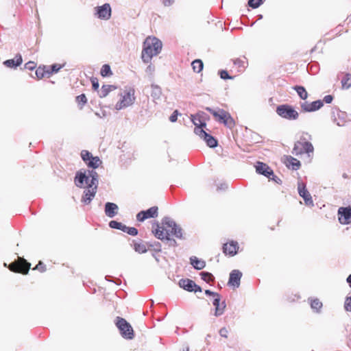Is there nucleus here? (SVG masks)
Here are the masks:
<instances>
[{"instance_id": "nucleus-3", "label": "nucleus", "mask_w": 351, "mask_h": 351, "mask_svg": "<svg viewBox=\"0 0 351 351\" xmlns=\"http://www.w3.org/2000/svg\"><path fill=\"white\" fill-rule=\"evenodd\" d=\"M311 139V136L308 134H302L300 139L295 143L292 153L298 156L304 154L310 156L311 154H313L314 152V147L310 142Z\"/></svg>"}, {"instance_id": "nucleus-21", "label": "nucleus", "mask_w": 351, "mask_h": 351, "mask_svg": "<svg viewBox=\"0 0 351 351\" xmlns=\"http://www.w3.org/2000/svg\"><path fill=\"white\" fill-rule=\"evenodd\" d=\"M284 163L289 169L292 170H298L301 167L300 162L291 156H285Z\"/></svg>"}, {"instance_id": "nucleus-36", "label": "nucleus", "mask_w": 351, "mask_h": 351, "mask_svg": "<svg viewBox=\"0 0 351 351\" xmlns=\"http://www.w3.org/2000/svg\"><path fill=\"white\" fill-rule=\"evenodd\" d=\"M100 74L102 77H109L112 75L110 66L108 64H104L101 69Z\"/></svg>"}, {"instance_id": "nucleus-31", "label": "nucleus", "mask_w": 351, "mask_h": 351, "mask_svg": "<svg viewBox=\"0 0 351 351\" xmlns=\"http://www.w3.org/2000/svg\"><path fill=\"white\" fill-rule=\"evenodd\" d=\"M191 265L196 269H202L206 266L205 261L202 260L198 259L197 257L193 256L190 258Z\"/></svg>"}, {"instance_id": "nucleus-28", "label": "nucleus", "mask_w": 351, "mask_h": 351, "mask_svg": "<svg viewBox=\"0 0 351 351\" xmlns=\"http://www.w3.org/2000/svg\"><path fill=\"white\" fill-rule=\"evenodd\" d=\"M22 63V58L21 55L16 56L14 59L5 60L3 64L8 67H16Z\"/></svg>"}, {"instance_id": "nucleus-38", "label": "nucleus", "mask_w": 351, "mask_h": 351, "mask_svg": "<svg viewBox=\"0 0 351 351\" xmlns=\"http://www.w3.org/2000/svg\"><path fill=\"white\" fill-rule=\"evenodd\" d=\"M62 66H63V65L58 64H54L51 66H48V70H49V73H51V76L53 73H58Z\"/></svg>"}, {"instance_id": "nucleus-30", "label": "nucleus", "mask_w": 351, "mask_h": 351, "mask_svg": "<svg viewBox=\"0 0 351 351\" xmlns=\"http://www.w3.org/2000/svg\"><path fill=\"white\" fill-rule=\"evenodd\" d=\"M117 87L114 85H103L99 91V97H106L109 94L110 92L114 90Z\"/></svg>"}, {"instance_id": "nucleus-53", "label": "nucleus", "mask_w": 351, "mask_h": 351, "mask_svg": "<svg viewBox=\"0 0 351 351\" xmlns=\"http://www.w3.org/2000/svg\"><path fill=\"white\" fill-rule=\"evenodd\" d=\"M121 230H122L123 232H128V227L126 226L125 225H123L122 223V227L120 228Z\"/></svg>"}, {"instance_id": "nucleus-32", "label": "nucleus", "mask_w": 351, "mask_h": 351, "mask_svg": "<svg viewBox=\"0 0 351 351\" xmlns=\"http://www.w3.org/2000/svg\"><path fill=\"white\" fill-rule=\"evenodd\" d=\"M309 300L311 308L316 313H319L323 306L322 302L318 298H313Z\"/></svg>"}, {"instance_id": "nucleus-39", "label": "nucleus", "mask_w": 351, "mask_h": 351, "mask_svg": "<svg viewBox=\"0 0 351 351\" xmlns=\"http://www.w3.org/2000/svg\"><path fill=\"white\" fill-rule=\"evenodd\" d=\"M76 102L81 105L80 108H82L84 104L87 103V98L86 96L84 94H82L80 95H78L76 97Z\"/></svg>"}, {"instance_id": "nucleus-26", "label": "nucleus", "mask_w": 351, "mask_h": 351, "mask_svg": "<svg viewBox=\"0 0 351 351\" xmlns=\"http://www.w3.org/2000/svg\"><path fill=\"white\" fill-rule=\"evenodd\" d=\"M133 247L135 252L139 254H143L147 252V245L143 241H134L133 243Z\"/></svg>"}, {"instance_id": "nucleus-18", "label": "nucleus", "mask_w": 351, "mask_h": 351, "mask_svg": "<svg viewBox=\"0 0 351 351\" xmlns=\"http://www.w3.org/2000/svg\"><path fill=\"white\" fill-rule=\"evenodd\" d=\"M242 273L238 269H234L230 274L228 285L234 289L238 288L240 285Z\"/></svg>"}, {"instance_id": "nucleus-7", "label": "nucleus", "mask_w": 351, "mask_h": 351, "mask_svg": "<svg viewBox=\"0 0 351 351\" xmlns=\"http://www.w3.org/2000/svg\"><path fill=\"white\" fill-rule=\"evenodd\" d=\"M115 324L123 338L132 339L134 337V332L132 326L124 318L117 317Z\"/></svg>"}, {"instance_id": "nucleus-25", "label": "nucleus", "mask_w": 351, "mask_h": 351, "mask_svg": "<svg viewBox=\"0 0 351 351\" xmlns=\"http://www.w3.org/2000/svg\"><path fill=\"white\" fill-rule=\"evenodd\" d=\"M36 75L38 79H42L44 77H50L51 73L48 70V66H40L36 70Z\"/></svg>"}, {"instance_id": "nucleus-6", "label": "nucleus", "mask_w": 351, "mask_h": 351, "mask_svg": "<svg viewBox=\"0 0 351 351\" xmlns=\"http://www.w3.org/2000/svg\"><path fill=\"white\" fill-rule=\"evenodd\" d=\"M4 265L7 267L6 263H4ZM8 268L14 273L27 275L31 268V263L27 262L24 258L18 256L14 261L8 266Z\"/></svg>"}, {"instance_id": "nucleus-14", "label": "nucleus", "mask_w": 351, "mask_h": 351, "mask_svg": "<svg viewBox=\"0 0 351 351\" xmlns=\"http://www.w3.org/2000/svg\"><path fill=\"white\" fill-rule=\"evenodd\" d=\"M195 133L198 135L201 138L204 139L207 145L210 147H215L217 145V141L211 135L208 134L204 130L200 128L195 130Z\"/></svg>"}, {"instance_id": "nucleus-13", "label": "nucleus", "mask_w": 351, "mask_h": 351, "mask_svg": "<svg viewBox=\"0 0 351 351\" xmlns=\"http://www.w3.org/2000/svg\"><path fill=\"white\" fill-rule=\"evenodd\" d=\"M338 218L340 223L350 224L351 223V208L340 207L338 210Z\"/></svg>"}, {"instance_id": "nucleus-33", "label": "nucleus", "mask_w": 351, "mask_h": 351, "mask_svg": "<svg viewBox=\"0 0 351 351\" xmlns=\"http://www.w3.org/2000/svg\"><path fill=\"white\" fill-rule=\"evenodd\" d=\"M341 86L343 88L348 89L351 86V74L346 73L341 80Z\"/></svg>"}, {"instance_id": "nucleus-24", "label": "nucleus", "mask_w": 351, "mask_h": 351, "mask_svg": "<svg viewBox=\"0 0 351 351\" xmlns=\"http://www.w3.org/2000/svg\"><path fill=\"white\" fill-rule=\"evenodd\" d=\"M191 121L195 126L194 131L199 128L202 130H204L206 126L205 121L202 119V117L199 114L191 115Z\"/></svg>"}, {"instance_id": "nucleus-16", "label": "nucleus", "mask_w": 351, "mask_h": 351, "mask_svg": "<svg viewBox=\"0 0 351 351\" xmlns=\"http://www.w3.org/2000/svg\"><path fill=\"white\" fill-rule=\"evenodd\" d=\"M96 15L102 20H108L111 16V8L109 3H105L101 6L95 8Z\"/></svg>"}, {"instance_id": "nucleus-51", "label": "nucleus", "mask_w": 351, "mask_h": 351, "mask_svg": "<svg viewBox=\"0 0 351 351\" xmlns=\"http://www.w3.org/2000/svg\"><path fill=\"white\" fill-rule=\"evenodd\" d=\"M324 101L326 104H330L332 101V97L331 95H326V96L324 97Z\"/></svg>"}, {"instance_id": "nucleus-49", "label": "nucleus", "mask_w": 351, "mask_h": 351, "mask_svg": "<svg viewBox=\"0 0 351 351\" xmlns=\"http://www.w3.org/2000/svg\"><path fill=\"white\" fill-rule=\"evenodd\" d=\"M178 119V110H175L172 114L169 117V120L171 121V122H175Z\"/></svg>"}, {"instance_id": "nucleus-12", "label": "nucleus", "mask_w": 351, "mask_h": 351, "mask_svg": "<svg viewBox=\"0 0 351 351\" xmlns=\"http://www.w3.org/2000/svg\"><path fill=\"white\" fill-rule=\"evenodd\" d=\"M256 172H258L260 174L264 175L267 178L269 179H272L275 180L276 182H278L276 180L275 176L274 175L273 170L265 163L258 162L256 165Z\"/></svg>"}, {"instance_id": "nucleus-10", "label": "nucleus", "mask_w": 351, "mask_h": 351, "mask_svg": "<svg viewBox=\"0 0 351 351\" xmlns=\"http://www.w3.org/2000/svg\"><path fill=\"white\" fill-rule=\"evenodd\" d=\"M81 157L88 167L96 169L101 164V160L98 156H93L87 150L82 151Z\"/></svg>"}, {"instance_id": "nucleus-52", "label": "nucleus", "mask_w": 351, "mask_h": 351, "mask_svg": "<svg viewBox=\"0 0 351 351\" xmlns=\"http://www.w3.org/2000/svg\"><path fill=\"white\" fill-rule=\"evenodd\" d=\"M174 0H163L165 5H170Z\"/></svg>"}, {"instance_id": "nucleus-55", "label": "nucleus", "mask_w": 351, "mask_h": 351, "mask_svg": "<svg viewBox=\"0 0 351 351\" xmlns=\"http://www.w3.org/2000/svg\"><path fill=\"white\" fill-rule=\"evenodd\" d=\"M182 351H189V348L188 347L184 348Z\"/></svg>"}, {"instance_id": "nucleus-9", "label": "nucleus", "mask_w": 351, "mask_h": 351, "mask_svg": "<svg viewBox=\"0 0 351 351\" xmlns=\"http://www.w3.org/2000/svg\"><path fill=\"white\" fill-rule=\"evenodd\" d=\"M97 178L93 176L90 180V183L88 184V188L84 191V195L82 197V202L88 204L90 201L94 198L97 192Z\"/></svg>"}, {"instance_id": "nucleus-44", "label": "nucleus", "mask_w": 351, "mask_h": 351, "mask_svg": "<svg viewBox=\"0 0 351 351\" xmlns=\"http://www.w3.org/2000/svg\"><path fill=\"white\" fill-rule=\"evenodd\" d=\"M36 64L34 62H32V61L27 62L25 65V67L29 70H33L36 68Z\"/></svg>"}, {"instance_id": "nucleus-54", "label": "nucleus", "mask_w": 351, "mask_h": 351, "mask_svg": "<svg viewBox=\"0 0 351 351\" xmlns=\"http://www.w3.org/2000/svg\"><path fill=\"white\" fill-rule=\"evenodd\" d=\"M347 282L349 284L350 287H351V274L348 276L347 278Z\"/></svg>"}, {"instance_id": "nucleus-23", "label": "nucleus", "mask_w": 351, "mask_h": 351, "mask_svg": "<svg viewBox=\"0 0 351 351\" xmlns=\"http://www.w3.org/2000/svg\"><path fill=\"white\" fill-rule=\"evenodd\" d=\"M118 209V206L114 203L107 202L105 205V213L111 218L117 214Z\"/></svg>"}, {"instance_id": "nucleus-56", "label": "nucleus", "mask_w": 351, "mask_h": 351, "mask_svg": "<svg viewBox=\"0 0 351 351\" xmlns=\"http://www.w3.org/2000/svg\"><path fill=\"white\" fill-rule=\"evenodd\" d=\"M147 69H149V71H152V66L149 65L148 67H147Z\"/></svg>"}, {"instance_id": "nucleus-43", "label": "nucleus", "mask_w": 351, "mask_h": 351, "mask_svg": "<svg viewBox=\"0 0 351 351\" xmlns=\"http://www.w3.org/2000/svg\"><path fill=\"white\" fill-rule=\"evenodd\" d=\"M344 306L346 311L351 312V297L347 298Z\"/></svg>"}, {"instance_id": "nucleus-42", "label": "nucleus", "mask_w": 351, "mask_h": 351, "mask_svg": "<svg viewBox=\"0 0 351 351\" xmlns=\"http://www.w3.org/2000/svg\"><path fill=\"white\" fill-rule=\"evenodd\" d=\"M109 226L111 228L120 230V228L122 227V223L117 221H111L109 223Z\"/></svg>"}, {"instance_id": "nucleus-19", "label": "nucleus", "mask_w": 351, "mask_h": 351, "mask_svg": "<svg viewBox=\"0 0 351 351\" xmlns=\"http://www.w3.org/2000/svg\"><path fill=\"white\" fill-rule=\"evenodd\" d=\"M323 104L322 100H317L311 103L304 102L301 104V108L304 112H313L321 108Z\"/></svg>"}, {"instance_id": "nucleus-2", "label": "nucleus", "mask_w": 351, "mask_h": 351, "mask_svg": "<svg viewBox=\"0 0 351 351\" xmlns=\"http://www.w3.org/2000/svg\"><path fill=\"white\" fill-rule=\"evenodd\" d=\"M162 49V43L156 37L148 36L143 43L141 58L144 62L148 63L151 59L158 55Z\"/></svg>"}, {"instance_id": "nucleus-50", "label": "nucleus", "mask_w": 351, "mask_h": 351, "mask_svg": "<svg viewBox=\"0 0 351 351\" xmlns=\"http://www.w3.org/2000/svg\"><path fill=\"white\" fill-rule=\"evenodd\" d=\"M205 293H206L207 295L213 296V298H215V297H218V295H219V293H215V292H213V291H210V290H206V291H205Z\"/></svg>"}, {"instance_id": "nucleus-22", "label": "nucleus", "mask_w": 351, "mask_h": 351, "mask_svg": "<svg viewBox=\"0 0 351 351\" xmlns=\"http://www.w3.org/2000/svg\"><path fill=\"white\" fill-rule=\"evenodd\" d=\"M221 297L220 295H218V297H215L213 298V305L215 307V315L219 316L222 315L224 312V309L226 308V304L224 302H220Z\"/></svg>"}, {"instance_id": "nucleus-4", "label": "nucleus", "mask_w": 351, "mask_h": 351, "mask_svg": "<svg viewBox=\"0 0 351 351\" xmlns=\"http://www.w3.org/2000/svg\"><path fill=\"white\" fill-rule=\"evenodd\" d=\"M119 99L115 104L117 110H121L132 106L135 101V90L132 87H126L119 93Z\"/></svg>"}, {"instance_id": "nucleus-40", "label": "nucleus", "mask_w": 351, "mask_h": 351, "mask_svg": "<svg viewBox=\"0 0 351 351\" xmlns=\"http://www.w3.org/2000/svg\"><path fill=\"white\" fill-rule=\"evenodd\" d=\"M33 270H38L41 273L46 271V265L42 262L39 261L38 263L32 269Z\"/></svg>"}, {"instance_id": "nucleus-45", "label": "nucleus", "mask_w": 351, "mask_h": 351, "mask_svg": "<svg viewBox=\"0 0 351 351\" xmlns=\"http://www.w3.org/2000/svg\"><path fill=\"white\" fill-rule=\"evenodd\" d=\"M127 233L132 236H136L138 234V230L134 227H128Z\"/></svg>"}, {"instance_id": "nucleus-5", "label": "nucleus", "mask_w": 351, "mask_h": 351, "mask_svg": "<svg viewBox=\"0 0 351 351\" xmlns=\"http://www.w3.org/2000/svg\"><path fill=\"white\" fill-rule=\"evenodd\" d=\"M213 116L215 120L219 123H223L226 126L232 128L235 125V122L233 118L230 116V113L223 109L214 110L210 108H206Z\"/></svg>"}, {"instance_id": "nucleus-8", "label": "nucleus", "mask_w": 351, "mask_h": 351, "mask_svg": "<svg viewBox=\"0 0 351 351\" xmlns=\"http://www.w3.org/2000/svg\"><path fill=\"white\" fill-rule=\"evenodd\" d=\"M277 114L283 119L288 120H296L299 117V113L290 105H280L276 108Z\"/></svg>"}, {"instance_id": "nucleus-11", "label": "nucleus", "mask_w": 351, "mask_h": 351, "mask_svg": "<svg viewBox=\"0 0 351 351\" xmlns=\"http://www.w3.org/2000/svg\"><path fill=\"white\" fill-rule=\"evenodd\" d=\"M158 215V206H152L146 210H142L136 215L138 221L143 222L150 218H156Z\"/></svg>"}, {"instance_id": "nucleus-20", "label": "nucleus", "mask_w": 351, "mask_h": 351, "mask_svg": "<svg viewBox=\"0 0 351 351\" xmlns=\"http://www.w3.org/2000/svg\"><path fill=\"white\" fill-rule=\"evenodd\" d=\"M238 249L237 243L234 241L226 243L223 246V253L231 256L237 254Z\"/></svg>"}, {"instance_id": "nucleus-35", "label": "nucleus", "mask_w": 351, "mask_h": 351, "mask_svg": "<svg viewBox=\"0 0 351 351\" xmlns=\"http://www.w3.org/2000/svg\"><path fill=\"white\" fill-rule=\"evenodd\" d=\"M293 88L296 90L298 95L302 99H306L308 97V93L304 87L295 86Z\"/></svg>"}, {"instance_id": "nucleus-27", "label": "nucleus", "mask_w": 351, "mask_h": 351, "mask_svg": "<svg viewBox=\"0 0 351 351\" xmlns=\"http://www.w3.org/2000/svg\"><path fill=\"white\" fill-rule=\"evenodd\" d=\"M88 181L89 178L83 173H77L75 178V184L78 187H82L84 182H86L87 184H89Z\"/></svg>"}, {"instance_id": "nucleus-48", "label": "nucleus", "mask_w": 351, "mask_h": 351, "mask_svg": "<svg viewBox=\"0 0 351 351\" xmlns=\"http://www.w3.org/2000/svg\"><path fill=\"white\" fill-rule=\"evenodd\" d=\"M220 77L224 80L232 78L231 77L229 76L228 72L224 70H223L220 72Z\"/></svg>"}, {"instance_id": "nucleus-41", "label": "nucleus", "mask_w": 351, "mask_h": 351, "mask_svg": "<svg viewBox=\"0 0 351 351\" xmlns=\"http://www.w3.org/2000/svg\"><path fill=\"white\" fill-rule=\"evenodd\" d=\"M261 3L262 0H249L248 1V5L253 8H257Z\"/></svg>"}, {"instance_id": "nucleus-37", "label": "nucleus", "mask_w": 351, "mask_h": 351, "mask_svg": "<svg viewBox=\"0 0 351 351\" xmlns=\"http://www.w3.org/2000/svg\"><path fill=\"white\" fill-rule=\"evenodd\" d=\"M202 279L206 282H210L214 280V277L212 274L209 272L203 271L200 274Z\"/></svg>"}, {"instance_id": "nucleus-15", "label": "nucleus", "mask_w": 351, "mask_h": 351, "mask_svg": "<svg viewBox=\"0 0 351 351\" xmlns=\"http://www.w3.org/2000/svg\"><path fill=\"white\" fill-rule=\"evenodd\" d=\"M298 190L299 195L304 199L306 206H313V201L310 193L303 182H298Z\"/></svg>"}, {"instance_id": "nucleus-1", "label": "nucleus", "mask_w": 351, "mask_h": 351, "mask_svg": "<svg viewBox=\"0 0 351 351\" xmlns=\"http://www.w3.org/2000/svg\"><path fill=\"white\" fill-rule=\"evenodd\" d=\"M152 232L154 236L161 240H171L172 237L181 239L182 237V229L176 223L168 217L162 219L161 225L156 223L152 226Z\"/></svg>"}, {"instance_id": "nucleus-46", "label": "nucleus", "mask_w": 351, "mask_h": 351, "mask_svg": "<svg viewBox=\"0 0 351 351\" xmlns=\"http://www.w3.org/2000/svg\"><path fill=\"white\" fill-rule=\"evenodd\" d=\"M219 334L221 337L227 338L228 335V330L226 328H222L219 330Z\"/></svg>"}, {"instance_id": "nucleus-34", "label": "nucleus", "mask_w": 351, "mask_h": 351, "mask_svg": "<svg viewBox=\"0 0 351 351\" xmlns=\"http://www.w3.org/2000/svg\"><path fill=\"white\" fill-rule=\"evenodd\" d=\"M191 66L195 72L199 73L203 69L204 64L201 60L197 59L192 62Z\"/></svg>"}, {"instance_id": "nucleus-47", "label": "nucleus", "mask_w": 351, "mask_h": 351, "mask_svg": "<svg viewBox=\"0 0 351 351\" xmlns=\"http://www.w3.org/2000/svg\"><path fill=\"white\" fill-rule=\"evenodd\" d=\"M93 88L95 90H97L99 88V82L97 78H93L91 80Z\"/></svg>"}, {"instance_id": "nucleus-17", "label": "nucleus", "mask_w": 351, "mask_h": 351, "mask_svg": "<svg viewBox=\"0 0 351 351\" xmlns=\"http://www.w3.org/2000/svg\"><path fill=\"white\" fill-rule=\"evenodd\" d=\"M179 285L180 287L188 291L201 292L202 288L197 285L194 281L190 279H181L179 281Z\"/></svg>"}, {"instance_id": "nucleus-29", "label": "nucleus", "mask_w": 351, "mask_h": 351, "mask_svg": "<svg viewBox=\"0 0 351 351\" xmlns=\"http://www.w3.org/2000/svg\"><path fill=\"white\" fill-rule=\"evenodd\" d=\"M233 62L237 66L239 71H243L248 64L247 60L245 56L236 58Z\"/></svg>"}]
</instances>
